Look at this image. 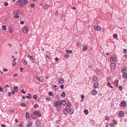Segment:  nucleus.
Segmentation results:
<instances>
[{"label": "nucleus", "instance_id": "c9c22d12", "mask_svg": "<svg viewBox=\"0 0 127 127\" xmlns=\"http://www.w3.org/2000/svg\"><path fill=\"white\" fill-rule=\"evenodd\" d=\"M113 37L115 38H116L118 37V35L116 34H114V35L113 36Z\"/></svg>", "mask_w": 127, "mask_h": 127}, {"label": "nucleus", "instance_id": "3c124183", "mask_svg": "<svg viewBox=\"0 0 127 127\" xmlns=\"http://www.w3.org/2000/svg\"><path fill=\"white\" fill-rule=\"evenodd\" d=\"M109 118V117L108 116H106L105 118V119L106 120H108Z\"/></svg>", "mask_w": 127, "mask_h": 127}, {"label": "nucleus", "instance_id": "ddd939ff", "mask_svg": "<svg viewBox=\"0 0 127 127\" xmlns=\"http://www.w3.org/2000/svg\"><path fill=\"white\" fill-rule=\"evenodd\" d=\"M98 83L96 82L94 84L93 87H94L95 89L98 87Z\"/></svg>", "mask_w": 127, "mask_h": 127}, {"label": "nucleus", "instance_id": "473e14b6", "mask_svg": "<svg viewBox=\"0 0 127 127\" xmlns=\"http://www.w3.org/2000/svg\"><path fill=\"white\" fill-rule=\"evenodd\" d=\"M48 6L49 5H48L46 4L43 7V8L44 9H46L48 8Z\"/></svg>", "mask_w": 127, "mask_h": 127}, {"label": "nucleus", "instance_id": "680f3d73", "mask_svg": "<svg viewBox=\"0 0 127 127\" xmlns=\"http://www.w3.org/2000/svg\"><path fill=\"white\" fill-rule=\"evenodd\" d=\"M23 67L22 68H20V71L21 72H22L23 70Z\"/></svg>", "mask_w": 127, "mask_h": 127}, {"label": "nucleus", "instance_id": "09e8293b", "mask_svg": "<svg viewBox=\"0 0 127 127\" xmlns=\"http://www.w3.org/2000/svg\"><path fill=\"white\" fill-rule=\"evenodd\" d=\"M34 5L32 3L31 4V7H34Z\"/></svg>", "mask_w": 127, "mask_h": 127}, {"label": "nucleus", "instance_id": "9b49d317", "mask_svg": "<svg viewBox=\"0 0 127 127\" xmlns=\"http://www.w3.org/2000/svg\"><path fill=\"white\" fill-rule=\"evenodd\" d=\"M28 27L26 26L23 29V32H28Z\"/></svg>", "mask_w": 127, "mask_h": 127}, {"label": "nucleus", "instance_id": "bf43d9fd", "mask_svg": "<svg viewBox=\"0 0 127 127\" xmlns=\"http://www.w3.org/2000/svg\"><path fill=\"white\" fill-rule=\"evenodd\" d=\"M124 53L125 54H126L127 53V50L125 49H124Z\"/></svg>", "mask_w": 127, "mask_h": 127}, {"label": "nucleus", "instance_id": "f704fd0d", "mask_svg": "<svg viewBox=\"0 0 127 127\" xmlns=\"http://www.w3.org/2000/svg\"><path fill=\"white\" fill-rule=\"evenodd\" d=\"M122 88L121 86L119 85V90L120 91H121L122 90Z\"/></svg>", "mask_w": 127, "mask_h": 127}, {"label": "nucleus", "instance_id": "864d4df0", "mask_svg": "<svg viewBox=\"0 0 127 127\" xmlns=\"http://www.w3.org/2000/svg\"><path fill=\"white\" fill-rule=\"evenodd\" d=\"M114 122L113 123V124H115L117 123V122L116 121H115L114 120H113Z\"/></svg>", "mask_w": 127, "mask_h": 127}, {"label": "nucleus", "instance_id": "aec40b11", "mask_svg": "<svg viewBox=\"0 0 127 127\" xmlns=\"http://www.w3.org/2000/svg\"><path fill=\"white\" fill-rule=\"evenodd\" d=\"M123 77L124 78H127V73H125L123 74Z\"/></svg>", "mask_w": 127, "mask_h": 127}, {"label": "nucleus", "instance_id": "c03bdc74", "mask_svg": "<svg viewBox=\"0 0 127 127\" xmlns=\"http://www.w3.org/2000/svg\"><path fill=\"white\" fill-rule=\"evenodd\" d=\"M64 85H61L60 86V87L62 89L64 88Z\"/></svg>", "mask_w": 127, "mask_h": 127}, {"label": "nucleus", "instance_id": "b1692460", "mask_svg": "<svg viewBox=\"0 0 127 127\" xmlns=\"http://www.w3.org/2000/svg\"><path fill=\"white\" fill-rule=\"evenodd\" d=\"M68 112V111L67 109H65L64 111V113L65 115H67Z\"/></svg>", "mask_w": 127, "mask_h": 127}, {"label": "nucleus", "instance_id": "4d7b16f0", "mask_svg": "<svg viewBox=\"0 0 127 127\" xmlns=\"http://www.w3.org/2000/svg\"><path fill=\"white\" fill-rule=\"evenodd\" d=\"M17 76H18V74H14L13 75V76L14 77Z\"/></svg>", "mask_w": 127, "mask_h": 127}, {"label": "nucleus", "instance_id": "ea45409f", "mask_svg": "<svg viewBox=\"0 0 127 127\" xmlns=\"http://www.w3.org/2000/svg\"><path fill=\"white\" fill-rule=\"evenodd\" d=\"M21 106L22 107H24V106H25V107H26L27 105L25 104L24 103H22L21 104Z\"/></svg>", "mask_w": 127, "mask_h": 127}, {"label": "nucleus", "instance_id": "393cba45", "mask_svg": "<svg viewBox=\"0 0 127 127\" xmlns=\"http://www.w3.org/2000/svg\"><path fill=\"white\" fill-rule=\"evenodd\" d=\"M93 80L95 81L96 82L97 80V77L95 76L93 78Z\"/></svg>", "mask_w": 127, "mask_h": 127}, {"label": "nucleus", "instance_id": "2f4dec72", "mask_svg": "<svg viewBox=\"0 0 127 127\" xmlns=\"http://www.w3.org/2000/svg\"><path fill=\"white\" fill-rule=\"evenodd\" d=\"M65 94L64 92H63L62 94L61 95V96L62 97L63 96L64 97L65 96Z\"/></svg>", "mask_w": 127, "mask_h": 127}, {"label": "nucleus", "instance_id": "58836bf2", "mask_svg": "<svg viewBox=\"0 0 127 127\" xmlns=\"http://www.w3.org/2000/svg\"><path fill=\"white\" fill-rule=\"evenodd\" d=\"M34 107L35 108H36L39 107L38 105L37 104H35L34 105Z\"/></svg>", "mask_w": 127, "mask_h": 127}, {"label": "nucleus", "instance_id": "69168bd1", "mask_svg": "<svg viewBox=\"0 0 127 127\" xmlns=\"http://www.w3.org/2000/svg\"><path fill=\"white\" fill-rule=\"evenodd\" d=\"M2 127H6V126L5 125H4V124H2Z\"/></svg>", "mask_w": 127, "mask_h": 127}, {"label": "nucleus", "instance_id": "603ef678", "mask_svg": "<svg viewBox=\"0 0 127 127\" xmlns=\"http://www.w3.org/2000/svg\"><path fill=\"white\" fill-rule=\"evenodd\" d=\"M20 24H24V22L23 21H21Z\"/></svg>", "mask_w": 127, "mask_h": 127}, {"label": "nucleus", "instance_id": "5701e85b", "mask_svg": "<svg viewBox=\"0 0 127 127\" xmlns=\"http://www.w3.org/2000/svg\"><path fill=\"white\" fill-rule=\"evenodd\" d=\"M26 118H28L29 119L30 118V115H29V113L28 112H27L26 114Z\"/></svg>", "mask_w": 127, "mask_h": 127}, {"label": "nucleus", "instance_id": "338daca9", "mask_svg": "<svg viewBox=\"0 0 127 127\" xmlns=\"http://www.w3.org/2000/svg\"><path fill=\"white\" fill-rule=\"evenodd\" d=\"M26 98H28L29 99H30L31 98L29 96H28L27 95L26 96Z\"/></svg>", "mask_w": 127, "mask_h": 127}, {"label": "nucleus", "instance_id": "f03ea898", "mask_svg": "<svg viewBox=\"0 0 127 127\" xmlns=\"http://www.w3.org/2000/svg\"><path fill=\"white\" fill-rule=\"evenodd\" d=\"M54 105L55 107L58 108L57 109L59 110H61L60 107L61 106V105L60 101H55L54 102Z\"/></svg>", "mask_w": 127, "mask_h": 127}, {"label": "nucleus", "instance_id": "a211bd4d", "mask_svg": "<svg viewBox=\"0 0 127 127\" xmlns=\"http://www.w3.org/2000/svg\"><path fill=\"white\" fill-rule=\"evenodd\" d=\"M22 62L25 64V65H27L28 63L27 62L24 60H23L22 61Z\"/></svg>", "mask_w": 127, "mask_h": 127}, {"label": "nucleus", "instance_id": "a878e982", "mask_svg": "<svg viewBox=\"0 0 127 127\" xmlns=\"http://www.w3.org/2000/svg\"><path fill=\"white\" fill-rule=\"evenodd\" d=\"M13 90L14 91H18V89L17 86H15L13 88Z\"/></svg>", "mask_w": 127, "mask_h": 127}, {"label": "nucleus", "instance_id": "f257e3e1", "mask_svg": "<svg viewBox=\"0 0 127 127\" xmlns=\"http://www.w3.org/2000/svg\"><path fill=\"white\" fill-rule=\"evenodd\" d=\"M28 3V0H19L17 1V4L19 5H26Z\"/></svg>", "mask_w": 127, "mask_h": 127}, {"label": "nucleus", "instance_id": "79ce46f5", "mask_svg": "<svg viewBox=\"0 0 127 127\" xmlns=\"http://www.w3.org/2000/svg\"><path fill=\"white\" fill-rule=\"evenodd\" d=\"M49 94L50 96H52L53 95V93L51 92H49Z\"/></svg>", "mask_w": 127, "mask_h": 127}, {"label": "nucleus", "instance_id": "0eeeda50", "mask_svg": "<svg viewBox=\"0 0 127 127\" xmlns=\"http://www.w3.org/2000/svg\"><path fill=\"white\" fill-rule=\"evenodd\" d=\"M110 60L111 62H115L116 61V59L115 57H112L110 58Z\"/></svg>", "mask_w": 127, "mask_h": 127}, {"label": "nucleus", "instance_id": "bb28decb", "mask_svg": "<svg viewBox=\"0 0 127 127\" xmlns=\"http://www.w3.org/2000/svg\"><path fill=\"white\" fill-rule=\"evenodd\" d=\"M107 85L108 86H109V87L110 88H113V86H111V84L108 82L107 83Z\"/></svg>", "mask_w": 127, "mask_h": 127}, {"label": "nucleus", "instance_id": "e2e57ef3", "mask_svg": "<svg viewBox=\"0 0 127 127\" xmlns=\"http://www.w3.org/2000/svg\"><path fill=\"white\" fill-rule=\"evenodd\" d=\"M59 60V59L57 57L55 59V60L56 61H58V60Z\"/></svg>", "mask_w": 127, "mask_h": 127}, {"label": "nucleus", "instance_id": "6e6d98bb", "mask_svg": "<svg viewBox=\"0 0 127 127\" xmlns=\"http://www.w3.org/2000/svg\"><path fill=\"white\" fill-rule=\"evenodd\" d=\"M19 17V16L18 15H16L14 17V18H18Z\"/></svg>", "mask_w": 127, "mask_h": 127}, {"label": "nucleus", "instance_id": "f3484780", "mask_svg": "<svg viewBox=\"0 0 127 127\" xmlns=\"http://www.w3.org/2000/svg\"><path fill=\"white\" fill-rule=\"evenodd\" d=\"M32 122H30L27 125L26 127H32Z\"/></svg>", "mask_w": 127, "mask_h": 127}, {"label": "nucleus", "instance_id": "e433bc0d", "mask_svg": "<svg viewBox=\"0 0 127 127\" xmlns=\"http://www.w3.org/2000/svg\"><path fill=\"white\" fill-rule=\"evenodd\" d=\"M33 98L34 99H37V96L36 95H34L33 96Z\"/></svg>", "mask_w": 127, "mask_h": 127}, {"label": "nucleus", "instance_id": "7ed1b4c3", "mask_svg": "<svg viewBox=\"0 0 127 127\" xmlns=\"http://www.w3.org/2000/svg\"><path fill=\"white\" fill-rule=\"evenodd\" d=\"M94 29L96 31H100L101 30V27L95 25L94 27Z\"/></svg>", "mask_w": 127, "mask_h": 127}, {"label": "nucleus", "instance_id": "dca6fc26", "mask_svg": "<svg viewBox=\"0 0 127 127\" xmlns=\"http://www.w3.org/2000/svg\"><path fill=\"white\" fill-rule=\"evenodd\" d=\"M124 115L123 112L122 111H120V112L119 116L120 117H121L123 116Z\"/></svg>", "mask_w": 127, "mask_h": 127}, {"label": "nucleus", "instance_id": "4468645a", "mask_svg": "<svg viewBox=\"0 0 127 127\" xmlns=\"http://www.w3.org/2000/svg\"><path fill=\"white\" fill-rule=\"evenodd\" d=\"M71 105V104L70 102H69L67 104V105L66 106V109H68L70 108Z\"/></svg>", "mask_w": 127, "mask_h": 127}, {"label": "nucleus", "instance_id": "13d9d810", "mask_svg": "<svg viewBox=\"0 0 127 127\" xmlns=\"http://www.w3.org/2000/svg\"><path fill=\"white\" fill-rule=\"evenodd\" d=\"M3 70L4 71V72H5L6 71H8V70L7 69L5 68V69H3Z\"/></svg>", "mask_w": 127, "mask_h": 127}, {"label": "nucleus", "instance_id": "052dcab7", "mask_svg": "<svg viewBox=\"0 0 127 127\" xmlns=\"http://www.w3.org/2000/svg\"><path fill=\"white\" fill-rule=\"evenodd\" d=\"M16 64V62H15L14 63V64H12V65L13 66H14Z\"/></svg>", "mask_w": 127, "mask_h": 127}, {"label": "nucleus", "instance_id": "6ab92c4d", "mask_svg": "<svg viewBox=\"0 0 127 127\" xmlns=\"http://www.w3.org/2000/svg\"><path fill=\"white\" fill-rule=\"evenodd\" d=\"M84 48L83 49V50L84 51H86L87 50V46H84Z\"/></svg>", "mask_w": 127, "mask_h": 127}, {"label": "nucleus", "instance_id": "0e129e2a", "mask_svg": "<svg viewBox=\"0 0 127 127\" xmlns=\"http://www.w3.org/2000/svg\"><path fill=\"white\" fill-rule=\"evenodd\" d=\"M19 127H23V125L22 124H20L19 125Z\"/></svg>", "mask_w": 127, "mask_h": 127}, {"label": "nucleus", "instance_id": "de8ad7c7", "mask_svg": "<svg viewBox=\"0 0 127 127\" xmlns=\"http://www.w3.org/2000/svg\"><path fill=\"white\" fill-rule=\"evenodd\" d=\"M21 92L24 94L26 93V92L25 91H24V89H23V90L21 91Z\"/></svg>", "mask_w": 127, "mask_h": 127}, {"label": "nucleus", "instance_id": "9d476101", "mask_svg": "<svg viewBox=\"0 0 127 127\" xmlns=\"http://www.w3.org/2000/svg\"><path fill=\"white\" fill-rule=\"evenodd\" d=\"M15 29L11 26L9 27V30L10 32L15 31Z\"/></svg>", "mask_w": 127, "mask_h": 127}, {"label": "nucleus", "instance_id": "8fccbe9b", "mask_svg": "<svg viewBox=\"0 0 127 127\" xmlns=\"http://www.w3.org/2000/svg\"><path fill=\"white\" fill-rule=\"evenodd\" d=\"M110 127H114L113 124L112 123H110Z\"/></svg>", "mask_w": 127, "mask_h": 127}, {"label": "nucleus", "instance_id": "423d86ee", "mask_svg": "<svg viewBox=\"0 0 127 127\" xmlns=\"http://www.w3.org/2000/svg\"><path fill=\"white\" fill-rule=\"evenodd\" d=\"M126 105V102L124 100H123L121 102V106L125 107Z\"/></svg>", "mask_w": 127, "mask_h": 127}, {"label": "nucleus", "instance_id": "20e7f679", "mask_svg": "<svg viewBox=\"0 0 127 127\" xmlns=\"http://www.w3.org/2000/svg\"><path fill=\"white\" fill-rule=\"evenodd\" d=\"M36 78L38 79V80L39 82H42L43 79L42 77L41 76H39V77L36 76L35 77Z\"/></svg>", "mask_w": 127, "mask_h": 127}, {"label": "nucleus", "instance_id": "5fc2aeb1", "mask_svg": "<svg viewBox=\"0 0 127 127\" xmlns=\"http://www.w3.org/2000/svg\"><path fill=\"white\" fill-rule=\"evenodd\" d=\"M10 112L11 113H13L14 112V110H10Z\"/></svg>", "mask_w": 127, "mask_h": 127}, {"label": "nucleus", "instance_id": "37998d69", "mask_svg": "<svg viewBox=\"0 0 127 127\" xmlns=\"http://www.w3.org/2000/svg\"><path fill=\"white\" fill-rule=\"evenodd\" d=\"M28 57L30 59H32V56H31L30 55H28Z\"/></svg>", "mask_w": 127, "mask_h": 127}, {"label": "nucleus", "instance_id": "49530a36", "mask_svg": "<svg viewBox=\"0 0 127 127\" xmlns=\"http://www.w3.org/2000/svg\"><path fill=\"white\" fill-rule=\"evenodd\" d=\"M8 3L7 2H5L4 3V5L5 6H6L7 5H8Z\"/></svg>", "mask_w": 127, "mask_h": 127}, {"label": "nucleus", "instance_id": "6e6552de", "mask_svg": "<svg viewBox=\"0 0 127 127\" xmlns=\"http://www.w3.org/2000/svg\"><path fill=\"white\" fill-rule=\"evenodd\" d=\"M64 79L62 78H60L58 80V82L60 84H63L64 82Z\"/></svg>", "mask_w": 127, "mask_h": 127}, {"label": "nucleus", "instance_id": "a19ab883", "mask_svg": "<svg viewBox=\"0 0 127 127\" xmlns=\"http://www.w3.org/2000/svg\"><path fill=\"white\" fill-rule=\"evenodd\" d=\"M35 62V59L32 58L31 60V62L32 63H34Z\"/></svg>", "mask_w": 127, "mask_h": 127}, {"label": "nucleus", "instance_id": "39448f33", "mask_svg": "<svg viewBox=\"0 0 127 127\" xmlns=\"http://www.w3.org/2000/svg\"><path fill=\"white\" fill-rule=\"evenodd\" d=\"M33 114L34 115L38 116L39 117L41 116V113L38 111H35L34 112Z\"/></svg>", "mask_w": 127, "mask_h": 127}, {"label": "nucleus", "instance_id": "2eb2a0df", "mask_svg": "<svg viewBox=\"0 0 127 127\" xmlns=\"http://www.w3.org/2000/svg\"><path fill=\"white\" fill-rule=\"evenodd\" d=\"M92 93L93 95H95L97 94V92L95 90H94L92 91Z\"/></svg>", "mask_w": 127, "mask_h": 127}, {"label": "nucleus", "instance_id": "cd10ccee", "mask_svg": "<svg viewBox=\"0 0 127 127\" xmlns=\"http://www.w3.org/2000/svg\"><path fill=\"white\" fill-rule=\"evenodd\" d=\"M84 112L86 114H87L88 113V111L87 109L84 110Z\"/></svg>", "mask_w": 127, "mask_h": 127}, {"label": "nucleus", "instance_id": "412c9836", "mask_svg": "<svg viewBox=\"0 0 127 127\" xmlns=\"http://www.w3.org/2000/svg\"><path fill=\"white\" fill-rule=\"evenodd\" d=\"M20 13V11L19 10H17L15 13H13V14L15 15H18Z\"/></svg>", "mask_w": 127, "mask_h": 127}, {"label": "nucleus", "instance_id": "4c0bfd02", "mask_svg": "<svg viewBox=\"0 0 127 127\" xmlns=\"http://www.w3.org/2000/svg\"><path fill=\"white\" fill-rule=\"evenodd\" d=\"M126 71V70L125 68L123 69L122 70V72L123 73H125V72Z\"/></svg>", "mask_w": 127, "mask_h": 127}, {"label": "nucleus", "instance_id": "774afa93", "mask_svg": "<svg viewBox=\"0 0 127 127\" xmlns=\"http://www.w3.org/2000/svg\"><path fill=\"white\" fill-rule=\"evenodd\" d=\"M81 98L82 99L84 98V95H82L81 96Z\"/></svg>", "mask_w": 127, "mask_h": 127}, {"label": "nucleus", "instance_id": "c85d7f7f", "mask_svg": "<svg viewBox=\"0 0 127 127\" xmlns=\"http://www.w3.org/2000/svg\"><path fill=\"white\" fill-rule=\"evenodd\" d=\"M52 86H53V87L55 90H56L58 88V87L57 85H54Z\"/></svg>", "mask_w": 127, "mask_h": 127}, {"label": "nucleus", "instance_id": "7c9ffc66", "mask_svg": "<svg viewBox=\"0 0 127 127\" xmlns=\"http://www.w3.org/2000/svg\"><path fill=\"white\" fill-rule=\"evenodd\" d=\"M118 80H116L115 81V83L116 84V86L117 87L118 86Z\"/></svg>", "mask_w": 127, "mask_h": 127}, {"label": "nucleus", "instance_id": "c756f323", "mask_svg": "<svg viewBox=\"0 0 127 127\" xmlns=\"http://www.w3.org/2000/svg\"><path fill=\"white\" fill-rule=\"evenodd\" d=\"M6 25H4L2 27V29L4 30H6Z\"/></svg>", "mask_w": 127, "mask_h": 127}, {"label": "nucleus", "instance_id": "72a5a7b5", "mask_svg": "<svg viewBox=\"0 0 127 127\" xmlns=\"http://www.w3.org/2000/svg\"><path fill=\"white\" fill-rule=\"evenodd\" d=\"M66 52L68 53H72V51L69 50H66Z\"/></svg>", "mask_w": 127, "mask_h": 127}, {"label": "nucleus", "instance_id": "4be33fe9", "mask_svg": "<svg viewBox=\"0 0 127 127\" xmlns=\"http://www.w3.org/2000/svg\"><path fill=\"white\" fill-rule=\"evenodd\" d=\"M69 113L70 114H72L74 112L73 110L72 109H70L69 110Z\"/></svg>", "mask_w": 127, "mask_h": 127}, {"label": "nucleus", "instance_id": "f8f14e48", "mask_svg": "<svg viewBox=\"0 0 127 127\" xmlns=\"http://www.w3.org/2000/svg\"><path fill=\"white\" fill-rule=\"evenodd\" d=\"M60 102H61V105L62 104L63 105H65L66 104L65 101L64 100H61V101H60Z\"/></svg>", "mask_w": 127, "mask_h": 127}, {"label": "nucleus", "instance_id": "a18cd8bd", "mask_svg": "<svg viewBox=\"0 0 127 127\" xmlns=\"http://www.w3.org/2000/svg\"><path fill=\"white\" fill-rule=\"evenodd\" d=\"M3 91V89L2 87H0V92H2Z\"/></svg>", "mask_w": 127, "mask_h": 127}, {"label": "nucleus", "instance_id": "1a4fd4ad", "mask_svg": "<svg viewBox=\"0 0 127 127\" xmlns=\"http://www.w3.org/2000/svg\"><path fill=\"white\" fill-rule=\"evenodd\" d=\"M116 66V64L115 63H111V68L114 69L115 68Z\"/></svg>", "mask_w": 127, "mask_h": 127}]
</instances>
